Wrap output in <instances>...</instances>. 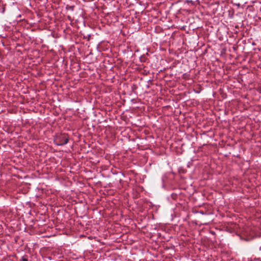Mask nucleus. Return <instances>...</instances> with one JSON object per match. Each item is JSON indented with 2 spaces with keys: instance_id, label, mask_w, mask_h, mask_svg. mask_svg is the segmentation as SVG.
<instances>
[{
  "instance_id": "1",
  "label": "nucleus",
  "mask_w": 261,
  "mask_h": 261,
  "mask_svg": "<svg viewBox=\"0 0 261 261\" xmlns=\"http://www.w3.org/2000/svg\"><path fill=\"white\" fill-rule=\"evenodd\" d=\"M68 139H66L64 142L61 143L60 144H59V145H63V144H66L68 142Z\"/></svg>"
},
{
  "instance_id": "2",
  "label": "nucleus",
  "mask_w": 261,
  "mask_h": 261,
  "mask_svg": "<svg viewBox=\"0 0 261 261\" xmlns=\"http://www.w3.org/2000/svg\"><path fill=\"white\" fill-rule=\"evenodd\" d=\"M22 261H28V259L25 258H22Z\"/></svg>"
}]
</instances>
